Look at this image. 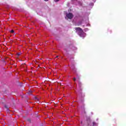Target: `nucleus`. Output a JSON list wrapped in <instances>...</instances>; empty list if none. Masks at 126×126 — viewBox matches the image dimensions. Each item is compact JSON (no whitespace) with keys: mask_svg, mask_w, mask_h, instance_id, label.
<instances>
[{"mask_svg":"<svg viewBox=\"0 0 126 126\" xmlns=\"http://www.w3.org/2000/svg\"><path fill=\"white\" fill-rule=\"evenodd\" d=\"M57 58H59V56H57Z\"/></svg>","mask_w":126,"mask_h":126,"instance_id":"obj_24","label":"nucleus"},{"mask_svg":"<svg viewBox=\"0 0 126 126\" xmlns=\"http://www.w3.org/2000/svg\"><path fill=\"white\" fill-rule=\"evenodd\" d=\"M96 0H93V1H94V2H96Z\"/></svg>","mask_w":126,"mask_h":126,"instance_id":"obj_21","label":"nucleus"},{"mask_svg":"<svg viewBox=\"0 0 126 126\" xmlns=\"http://www.w3.org/2000/svg\"><path fill=\"white\" fill-rule=\"evenodd\" d=\"M30 16V14H29V13H27L26 14V17H27V18H28V17H29Z\"/></svg>","mask_w":126,"mask_h":126,"instance_id":"obj_12","label":"nucleus"},{"mask_svg":"<svg viewBox=\"0 0 126 126\" xmlns=\"http://www.w3.org/2000/svg\"><path fill=\"white\" fill-rule=\"evenodd\" d=\"M69 48H71L73 51H76L77 50V48L76 47L73 46L72 45H69Z\"/></svg>","mask_w":126,"mask_h":126,"instance_id":"obj_7","label":"nucleus"},{"mask_svg":"<svg viewBox=\"0 0 126 126\" xmlns=\"http://www.w3.org/2000/svg\"><path fill=\"white\" fill-rule=\"evenodd\" d=\"M81 24H82V21H79V22H78V23H77L78 26L81 25Z\"/></svg>","mask_w":126,"mask_h":126,"instance_id":"obj_10","label":"nucleus"},{"mask_svg":"<svg viewBox=\"0 0 126 126\" xmlns=\"http://www.w3.org/2000/svg\"><path fill=\"white\" fill-rule=\"evenodd\" d=\"M90 26H91V25H90V24H88L87 25H83V27H90Z\"/></svg>","mask_w":126,"mask_h":126,"instance_id":"obj_9","label":"nucleus"},{"mask_svg":"<svg viewBox=\"0 0 126 126\" xmlns=\"http://www.w3.org/2000/svg\"><path fill=\"white\" fill-rule=\"evenodd\" d=\"M60 1V0H54V1L55 2H58V1Z\"/></svg>","mask_w":126,"mask_h":126,"instance_id":"obj_19","label":"nucleus"},{"mask_svg":"<svg viewBox=\"0 0 126 126\" xmlns=\"http://www.w3.org/2000/svg\"><path fill=\"white\" fill-rule=\"evenodd\" d=\"M72 80L74 81V83H72L71 85V89L73 90L74 93L77 95V96H79L80 98V102L82 104H83L84 102V96H85V94L82 93V89H81V86L82 84L80 80H79V77L78 76L76 77H74L72 78Z\"/></svg>","mask_w":126,"mask_h":126,"instance_id":"obj_1","label":"nucleus"},{"mask_svg":"<svg viewBox=\"0 0 126 126\" xmlns=\"http://www.w3.org/2000/svg\"><path fill=\"white\" fill-rule=\"evenodd\" d=\"M108 32H109L110 33H112V30L110 29H108Z\"/></svg>","mask_w":126,"mask_h":126,"instance_id":"obj_15","label":"nucleus"},{"mask_svg":"<svg viewBox=\"0 0 126 126\" xmlns=\"http://www.w3.org/2000/svg\"><path fill=\"white\" fill-rule=\"evenodd\" d=\"M18 56H20V54L19 53V54H18Z\"/></svg>","mask_w":126,"mask_h":126,"instance_id":"obj_23","label":"nucleus"},{"mask_svg":"<svg viewBox=\"0 0 126 126\" xmlns=\"http://www.w3.org/2000/svg\"><path fill=\"white\" fill-rule=\"evenodd\" d=\"M93 126H95L96 125V123H95V122H93Z\"/></svg>","mask_w":126,"mask_h":126,"instance_id":"obj_18","label":"nucleus"},{"mask_svg":"<svg viewBox=\"0 0 126 126\" xmlns=\"http://www.w3.org/2000/svg\"><path fill=\"white\" fill-rule=\"evenodd\" d=\"M15 10H16V11H20V9L17 8H15Z\"/></svg>","mask_w":126,"mask_h":126,"instance_id":"obj_14","label":"nucleus"},{"mask_svg":"<svg viewBox=\"0 0 126 126\" xmlns=\"http://www.w3.org/2000/svg\"><path fill=\"white\" fill-rule=\"evenodd\" d=\"M4 108H5V109H6V111H10V110H9V108H8V106H7V105H5Z\"/></svg>","mask_w":126,"mask_h":126,"instance_id":"obj_11","label":"nucleus"},{"mask_svg":"<svg viewBox=\"0 0 126 126\" xmlns=\"http://www.w3.org/2000/svg\"><path fill=\"white\" fill-rule=\"evenodd\" d=\"M72 4L78 6H82V0H72Z\"/></svg>","mask_w":126,"mask_h":126,"instance_id":"obj_4","label":"nucleus"},{"mask_svg":"<svg viewBox=\"0 0 126 126\" xmlns=\"http://www.w3.org/2000/svg\"><path fill=\"white\" fill-rule=\"evenodd\" d=\"M81 108L82 109V111H85V109H84V106H82Z\"/></svg>","mask_w":126,"mask_h":126,"instance_id":"obj_16","label":"nucleus"},{"mask_svg":"<svg viewBox=\"0 0 126 126\" xmlns=\"http://www.w3.org/2000/svg\"><path fill=\"white\" fill-rule=\"evenodd\" d=\"M65 19H72L73 18V14L71 12L66 14Z\"/></svg>","mask_w":126,"mask_h":126,"instance_id":"obj_5","label":"nucleus"},{"mask_svg":"<svg viewBox=\"0 0 126 126\" xmlns=\"http://www.w3.org/2000/svg\"><path fill=\"white\" fill-rule=\"evenodd\" d=\"M75 30L76 31V32L81 38H85L86 37V33L84 32V31H83V30L81 29V28H75Z\"/></svg>","mask_w":126,"mask_h":126,"instance_id":"obj_3","label":"nucleus"},{"mask_svg":"<svg viewBox=\"0 0 126 126\" xmlns=\"http://www.w3.org/2000/svg\"><path fill=\"white\" fill-rule=\"evenodd\" d=\"M27 121L29 122V123H31V120L30 119H28L27 120Z\"/></svg>","mask_w":126,"mask_h":126,"instance_id":"obj_17","label":"nucleus"},{"mask_svg":"<svg viewBox=\"0 0 126 126\" xmlns=\"http://www.w3.org/2000/svg\"><path fill=\"white\" fill-rule=\"evenodd\" d=\"M93 6H94V3L91 2L89 4V5L87 7V8L89 10H90L93 8Z\"/></svg>","mask_w":126,"mask_h":126,"instance_id":"obj_6","label":"nucleus"},{"mask_svg":"<svg viewBox=\"0 0 126 126\" xmlns=\"http://www.w3.org/2000/svg\"><path fill=\"white\" fill-rule=\"evenodd\" d=\"M84 32H87V31H89V29L85 28V29H84Z\"/></svg>","mask_w":126,"mask_h":126,"instance_id":"obj_13","label":"nucleus"},{"mask_svg":"<svg viewBox=\"0 0 126 126\" xmlns=\"http://www.w3.org/2000/svg\"><path fill=\"white\" fill-rule=\"evenodd\" d=\"M45 1H48L49 0H44Z\"/></svg>","mask_w":126,"mask_h":126,"instance_id":"obj_22","label":"nucleus"},{"mask_svg":"<svg viewBox=\"0 0 126 126\" xmlns=\"http://www.w3.org/2000/svg\"><path fill=\"white\" fill-rule=\"evenodd\" d=\"M67 63H68V66L69 67L70 72H72L74 74H77L76 72V68H75V62L73 57L68 58L67 60Z\"/></svg>","mask_w":126,"mask_h":126,"instance_id":"obj_2","label":"nucleus"},{"mask_svg":"<svg viewBox=\"0 0 126 126\" xmlns=\"http://www.w3.org/2000/svg\"><path fill=\"white\" fill-rule=\"evenodd\" d=\"M10 32L11 33H14V31L13 30H11Z\"/></svg>","mask_w":126,"mask_h":126,"instance_id":"obj_20","label":"nucleus"},{"mask_svg":"<svg viewBox=\"0 0 126 126\" xmlns=\"http://www.w3.org/2000/svg\"><path fill=\"white\" fill-rule=\"evenodd\" d=\"M34 99L35 101H36V103H40V99H39V97L34 96Z\"/></svg>","mask_w":126,"mask_h":126,"instance_id":"obj_8","label":"nucleus"}]
</instances>
